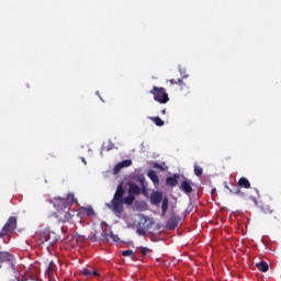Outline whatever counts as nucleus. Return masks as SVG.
<instances>
[{
	"mask_svg": "<svg viewBox=\"0 0 281 281\" xmlns=\"http://www.w3.org/2000/svg\"><path fill=\"white\" fill-rule=\"evenodd\" d=\"M179 216L172 215L167 222L166 227L167 229H177V226L179 225Z\"/></svg>",
	"mask_w": 281,
	"mask_h": 281,
	"instance_id": "obj_7",
	"label": "nucleus"
},
{
	"mask_svg": "<svg viewBox=\"0 0 281 281\" xmlns=\"http://www.w3.org/2000/svg\"><path fill=\"white\" fill-rule=\"evenodd\" d=\"M149 93L154 95L155 102H159V104H168L170 102L166 88L154 86Z\"/></svg>",
	"mask_w": 281,
	"mask_h": 281,
	"instance_id": "obj_3",
	"label": "nucleus"
},
{
	"mask_svg": "<svg viewBox=\"0 0 281 281\" xmlns=\"http://www.w3.org/2000/svg\"><path fill=\"white\" fill-rule=\"evenodd\" d=\"M154 168H157L158 170H164V167H161L159 162L154 164Z\"/></svg>",
	"mask_w": 281,
	"mask_h": 281,
	"instance_id": "obj_28",
	"label": "nucleus"
},
{
	"mask_svg": "<svg viewBox=\"0 0 281 281\" xmlns=\"http://www.w3.org/2000/svg\"><path fill=\"white\" fill-rule=\"evenodd\" d=\"M180 189L184 194H192L194 190L192 189V181L184 178V180L181 182Z\"/></svg>",
	"mask_w": 281,
	"mask_h": 281,
	"instance_id": "obj_5",
	"label": "nucleus"
},
{
	"mask_svg": "<svg viewBox=\"0 0 281 281\" xmlns=\"http://www.w3.org/2000/svg\"><path fill=\"white\" fill-rule=\"evenodd\" d=\"M102 234H105L104 231H102Z\"/></svg>",
	"mask_w": 281,
	"mask_h": 281,
	"instance_id": "obj_36",
	"label": "nucleus"
},
{
	"mask_svg": "<svg viewBox=\"0 0 281 281\" xmlns=\"http://www.w3.org/2000/svg\"><path fill=\"white\" fill-rule=\"evenodd\" d=\"M168 212V198H164L161 202V216H166Z\"/></svg>",
	"mask_w": 281,
	"mask_h": 281,
	"instance_id": "obj_17",
	"label": "nucleus"
},
{
	"mask_svg": "<svg viewBox=\"0 0 281 281\" xmlns=\"http://www.w3.org/2000/svg\"><path fill=\"white\" fill-rule=\"evenodd\" d=\"M80 214H82V216H95V211H93V207L91 206H82L80 209Z\"/></svg>",
	"mask_w": 281,
	"mask_h": 281,
	"instance_id": "obj_13",
	"label": "nucleus"
},
{
	"mask_svg": "<svg viewBox=\"0 0 281 281\" xmlns=\"http://www.w3.org/2000/svg\"><path fill=\"white\" fill-rule=\"evenodd\" d=\"M97 95H100V92H99V91H97Z\"/></svg>",
	"mask_w": 281,
	"mask_h": 281,
	"instance_id": "obj_35",
	"label": "nucleus"
},
{
	"mask_svg": "<svg viewBox=\"0 0 281 281\" xmlns=\"http://www.w3.org/2000/svg\"><path fill=\"white\" fill-rule=\"evenodd\" d=\"M147 177L150 178V180L153 181V183L155 186H157L159 183V176H157V172H155V170H149L147 172Z\"/></svg>",
	"mask_w": 281,
	"mask_h": 281,
	"instance_id": "obj_15",
	"label": "nucleus"
},
{
	"mask_svg": "<svg viewBox=\"0 0 281 281\" xmlns=\"http://www.w3.org/2000/svg\"><path fill=\"white\" fill-rule=\"evenodd\" d=\"M179 178V175H173L172 177H168L166 179V183L167 186H169L170 188H177V186L179 184V181L177 180Z\"/></svg>",
	"mask_w": 281,
	"mask_h": 281,
	"instance_id": "obj_12",
	"label": "nucleus"
},
{
	"mask_svg": "<svg viewBox=\"0 0 281 281\" xmlns=\"http://www.w3.org/2000/svg\"><path fill=\"white\" fill-rule=\"evenodd\" d=\"M128 186V194H132L133 196H137L142 194V188L137 186L135 182L127 183Z\"/></svg>",
	"mask_w": 281,
	"mask_h": 281,
	"instance_id": "obj_8",
	"label": "nucleus"
},
{
	"mask_svg": "<svg viewBox=\"0 0 281 281\" xmlns=\"http://www.w3.org/2000/svg\"><path fill=\"white\" fill-rule=\"evenodd\" d=\"M111 238L114 243H119L120 241V237L117 235H113L111 234Z\"/></svg>",
	"mask_w": 281,
	"mask_h": 281,
	"instance_id": "obj_27",
	"label": "nucleus"
},
{
	"mask_svg": "<svg viewBox=\"0 0 281 281\" xmlns=\"http://www.w3.org/2000/svg\"><path fill=\"white\" fill-rule=\"evenodd\" d=\"M151 205H159L164 201V193L155 191L150 195Z\"/></svg>",
	"mask_w": 281,
	"mask_h": 281,
	"instance_id": "obj_6",
	"label": "nucleus"
},
{
	"mask_svg": "<svg viewBox=\"0 0 281 281\" xmlns=\"http://www.w3.org/2000/svg\"><path fill=\"white\" fill-rule=\"evenodd\" d=\"M142 256H146V254H150V249L148 247H140Z\"/></svg>",
	"mask_w": 281,
	"mask_h": 281,
	"instance_id": "obj_24",
	"label": "nucleus"
},
{
	"mask_svg": "<svg viewBox=\"0 0 281 281\" xmlns=\"http://www.w3.org/2000/svg\"><path fill=\"white\" fill-rule=\"evenodd\" d=\"M47 240H49V237H48V239Z\"/></svg>",
	"mask_w": 281,
	"mask_h": 281,
	"instance_id": "obj_37",
	"label": "nucleus"
},
{
	"mask_svg": "<svg viewBox=\"0 0 281 281\" xmlns=\"http://www.w3.org/2000/svg\"><path fill=\"white\" fill-rule=\"evenodd\" d=\"M257 269H259V271H262V273H267V271H269V263L261 261L256 263Z\"/></svg>",
	"mask_w": 281,
	"mask_h": 281,
	"instance_id": "obj_16",
	"label": "nucleus"
},
{
	"mask_svg": "<svg viewBox=\"0 0 281 281\" xmlns=\"http://www.w3.org/2000/svg\"><path fill=\"white\" fill-rule=\"evenodd\" d=\"M81 161L87 166V160L85 158H81Z\"/></svg>",
	"mask_w": 281,
	"mask_h": 281,
	"instance_id": "obj_31",
	"label": "nucleus"
},
{
	"mask_svg": "<svg viewBox=\"0 0 281 281\" xmlns=\"http://www.w3.org/2000/svg\"><path fill=\"white\" fill-rule=\"evenodd\" d=\"M168 82H170V85H177V80L175 79H169Z\"/></svg>",
	"mask_w": 281,
	"mask_h": 281,
	"instance_id": "obj_29",
	"label": "nucleus"
},
{
	"mask_svg": "<svg viewBox=\"0 0 281 281\" xmlns=\"http://www.w3.org/2000/svg\"><path fill=\"white\" fill-rule=\"evenodd\" d=\"M122 256L124 258H132V260H135V252L131 249H127V250H123L122 251Z\"/></svg>",
	"mask_w": 281,
	"mask_h": 281,
	"instance_id": "obj_20",
	"label": "nucleus"
},
{
	"mask_svg": "<svg viewBox=\"0 0 281 281\" xmlns=\"http://www.w3.org/2000/svg\"><path fill=\"white\" fill-rule=\"evenodd\" d=\"M138 181H139V183H144V181H145L144 177H140V178L138 179Z\"/></svg>",
	"mask_w": 281,
	"mask_h": 281,
	"instance_id": "obj_30",
	"label": "nucleus"
},
{
	"mask_svg": "<svg viewBox=\"0 0 281 281\" xmlns=\"http://www.w3.org/2000/svg\"><path fill=\"white\" fill-rule=\"evenodd\" d=\"M113 148H115V145L111 142L104 143L101 150L109 153V150H113Z\"/></svg>",
	"mask_w": 281,
	"mask_h": 281,
	"instance_id": "obj_19",
	"label": "nucleus"
},
{
	"mask_svg": "<svg viewBox=\"0 0 281 281\" xmlns=\"http://www.w3.org/2000/svg\"><path fill=\"white\" fill-rule=\"evenodd\" d=\"M54 266H55V265H54V261L50 260V261L48 262L47 268H46V273H47L49 280H50L52 276H54Z\"/></svg>",
	"mask_w": 281,
	"mask_h": 281,
	"instance_id": "obj_18",
	"label": "nucleus"
},
{
	"mask_svg": "<svg viewBox=\"0 0 281 281\" xmlns=\"http://www.w3.org/2000/svg\"><path fill=\"white\" fill-rule=\"evenodd\" d=\"M99 98H100V100H101L102 102H104V100H102V97L99 95Z\"/></svg>",
	"mask_w": 281,
	"mask_h": 281,
	"instance_id": "obj_34",
	"label": "nucleus"
},
{
	"mask_svg": "<svg viewBox=\"0 0 281 281\" xmlns=\"http://www.w3.org/2000/svg\"><path fill=\"white\" fill-rule=\"evenodd\" d=\"M16 229V217L10 216L3 227L0 229V240H3L5 236L10 237Z\"/></svg>",
	"mask_w": 281,
	"mask_h": 281,
	"instance_id": "obj_4",
	"label": "nucleus"
},
{
	"mask_svg": "<svg viewBox=\"0 0 281 281\" xmlns=\"http://www.w3.org/2000/svg\"><path fill=\"white\" fill-rule=\"evenodd\" d=\"M225 188H227L231 194H240V189L238 186L234 187L233 189H231L229 186H225Z\"/></svg>",
	"mask_w": 281,
	"mask_h": 281,
	"instance_id": "obj_22",
	"label": "nucleus"
},
{
	"mask_svg": "<svg viewBox=\"0 0 281 281\" xmlns=\"http://www.w3.org/2000/svg\"><path fill=\"white\" fill-rule=\"evenodd\" d=\"M130 166H133V160H131V159H126V160L119 162L114 167V175H117V172H120V170H122V168H128Z\"/></svg>",
	"mask_w": 281,
	"mask_h": 281,
	"instance_id": "obj_9",
	"label": "nucleus"
},
{
	"mask_svg": "<svg viewBox=\"0 0 281 281\" xmlns=\"http://www.w3.org/2000/svg\"><path fill=\"white\" fill-rule=\"evenodd\" d=\"M48 203L54 206L55 212L53 213V216H55L59 223H69V221H71L72 215L70 210L71 205L76 203L74 193H68L66 198L55 196L49 200Z\"/></svg>",
	"mask_w": 281,
	"mask_h": 281,
	"instance_id": "obj_1",
	"label": "nucleus"
},
{
	"mask_svg": "<svg viewBox=\"0 0 281 281\" xmlns=\"http://www.w3.org/2000/svg\"><path fill=\"white\" fill-rule=\"evenodd\" d=\"M91 243H98V235L94 233L92 236L88 237Z\"/></svg>",
	"mask_w": 281,
	"mask_h": 281,
	"instance_id": "obj_25",
	"label": "nucleus"
},
{
	"mask_svg": "<svg viewBox=\"0 0 281 281\" xmlns=\"http://www.w3.org/2000/svg\"><path fill=\"white\" fill-rule=\"evenodd\" d=\"M161 114L166 115V109L161 110Z\"/></svg>",
	"mask_w": 281,
	"mask_h": 281,
	"instance_id": "obj_32",
	"label": "nucleus"
},
{
	"mask_svg": "<svg viewBox=\"0 0 281 281\" xmlns=\"http://www.w3.org/2000/svg\"><path fill=\"white\" fill-rule=\"evenodd\" d=\"M133 203H135V195L128 193V195L124 198V184L121 182L111 202L105 203V207L111 210L113 214H122V212H124V204L133 205Z\"/></svg>",
	"mask_w": 281,
	"mask_h": 281,
	"instance_id": "obj_2",
	"label": "nucleus"
},
{
	"mask_svg": "<svg viewBox=\"0 0 281 281\" xmlns=\"http://www.w3.org/2000/svg\"><path fill=\"white\" fill-rule=\"evenodd\" d=\"M81 273L82 276H85V278H98V276H100V272H98L97 270H93V269H87V268H83L81 270Z\"/></svg>",
	"mask_w": 281,
	"mask_h": 281,
	"instance_id": "obj_11",
	"label": "nucleus"
},
{
	"mask_svg": "<svg viewBox=\"0 0 281 281\" xmlns=\"http://www.w3.org/2000/svg\"><path fill=\"white\" fill-rule=\"evenodd\" d=\"M151 122L156 124V126H164L165 122L159 116H151Z\"/></svg>",
	"mask_w": 281,
	"mask_h": 281,
	"instance_id": "obj_21",
	"label": "nucleus"
},
{
	"mask_svg": "<svg viewBox=\"0 0 281 281\" xmlns=\"http://www.w3.org/2000/svg\"><path fill=\"white\" fill-rule=\"evenodd\" d=\"M138 234H144V231L137 229Z\"/></svg>",
	"mask_w": 281,
	"mask_h": 281,
	"instance_id": "obj_33",
	"label": "nucleus"
},
{
	"mask_svg": "<svg viewBox=\"0 0 281 281\" xmlns=\"http://www.w3.org/2000/svg\"><path fill=\"white\" fill-rule=\"evenodd\" d=\"M12 261V254L8 251H0V269L3 262H11Z\"/></svg>",
	"mask_w": 281,
	"mask_h": 281,
	"instance_id": "obj_10",
	"label": "nucleus"
},
{
	"mask_svg": "<svg viewBox=\"0 0 281 281\" xmlns=\"http://www.w3.org/2000/svg\"><path fill=\"white\" fill-rule=\"evenodd\" d=\"M237 186L239 188H245V190H249V188H251V182H249L247 178L243 177L238 180Z\"/></svg>",
	"mask_w": 281,
	"mask_h": 281,
	"instance_id": "obj_14",
	"label": "nucleus"
},
{
	"mask_svg": "<svg viewBox=\"0 0 281 281\" xmlns=\"http://www.w3.org/2000/svg\"><path fill=\"white\" fill-rule=\"evenodd\" d=\"M194 175L195 177H201V175H203V168L199 165L194 166Z\"/></svg>",
	"mask_w": 281,
	"mask_h": 281,
	"instance_id": "obj_23",
	"label": "nucleus"
},
{
	"mask_svg": "<svg viewBox=\"0 0 281 281\" xmlns=\"http://www.w3.org/2000/svg\"><path fill=\"white\" fill-rule=\"evenodd\" d=\"M176 85H178L179 87H186V82H183V79H178L176 81Z\"/></svg>",
	"mask_w": 281,
	"mask_h": 281,
	"instance_id": "obj_26",
	"label": "nucleus"
}]
</instances>
